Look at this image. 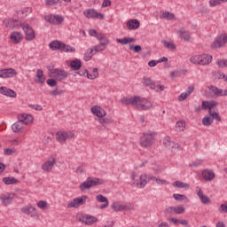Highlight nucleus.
<instances>
[{
  "label": "nucleus",
  "instance_id": "obj_1",
  "mask_svg": "<svg viewBox=\"0 0 227 227\" xmlns=\"http://www.w3.org/2000/svg\"><path fill=\"white\" fill-rule=\"evenodd\" d=\"M97 185H104V179L90 176L85 180V182L80 184L79 189L82 192H84V191H88L91 189V187H95Z\"/></svg>",
  "mask_w": 227,
  "mask_h": 227
},
{
  "label": "nucleus",
  "instance_id": "obj_2",
  "mask_svg": "<svg viewBox=\"0 0 227 227\" xmlns=\"http://www.w3.org/2000/svg\"><path fill=\"white\" fill-rule=\"evenodd\" d=\"M155 137H157V133L153 131L144 133L140 137V146H142V148H150V146L155 143Z\"/></svg>",
  "mask_w": 227,
  "mask_h": 227
},
{
  "label": "nucleus",
  "instance_id": "obj_3",
  "mask_svg": "<svg viewBox=\"0 0 227 227\" xmlns=\"http://www.w3.org/2000/svg\"><path fill=\"white\" fill-rule=\"evenodd\" d=\"M49 47L51 51H61L62 52H75V48L65 44L59 41H52L49 43Z\"/></svg>",
  "mask_w": 227,
  "mask_h": 227
},
{
  "label": "nucleus",
  "instance_id": "obj_4",
  "mask_svg": "<svg viewBox=\"0 0 227 227\" xmlns=\"http://www.w3.org/2000/svg\"><path fill=\"white\" fill-rule=\"evenodd\" d=\"M190 61L193 65H210L212 63V55L202 54V55H195L190 58Z\"/></svg>",
  "mask_w": 227,
  "mask_h": 227
},
{
  "label": "nucleus",
  "instance_id": "obj_5",
  "mask_svg": "<svg viewBox=\"0 0 227 227\" xmlns=\"http://www.w3.org/2000/svg\"><path fill=\"white\" fill-rule=\"evenodd\" d=\"M136 109H139L140 111H148V109H152V107H153V103H152L150 100L141 98L139 96H136Z\"/></svg>",
  "mask_w": 227,
  "mask_h": 227
},
{
  "label": "nucleus",
  "instance_id": "obj_6",
  "mask_svg": "<svg viewBox=\"0 0 227 227\" xmlns=\"http://www.w3.org/2000/svg\"><path fill=\"white\" fill-rule=\"evenodd\" d=\"M142 84L143 86H145L146 88H150L151 90H154V91H164V85H157L153 81H152V78L148 76H144L142 78Z\"/></svg>",
  "mask_w": 227,
  "mask_h": 227
},
{
  "label": "nucleus",
  "instance_id": "obj_7",
  "mask_svg": "<svg viewBox=\"0 0 227 227\" xmlns=\"http://www.w3.org/2000/svg\"><path fill=\"white\" fill-rule=\"evenodd\" d=\"M44 20L52 26H59L64 22L65 18L59 14H48L44 16Z\"/></svg>",
  "mask_w": 227,
  "mask_h": 227
},
{
  "label": "nucleus",
  "instance_id": "obj_8",
  "mask_svg": "<svg viewBox=\"0 0 227 227\" xmlns=\"http://www.w3.org/2000/svg\"><path fill=\"white\" fill-rule=\"evenodd\" d=\"M226 43L227 35L226 34H222L215 38V41L211 44V49H221V47H224Z\"/></svg>",
  "mask_w": 227,
  "mask_h": 227
},
{
  "label": "nucleus",
  "instance_id": "obj_9",
  "mask_svg": "<svg viewBox=\"0 0 227 227\" xmlns=\"http://www.w3.org/2000/svg\"><path fill=\"white\" fill-rule=\"evenodd\" d=\"M20 27L23 29L25 33V40H27V42L35 40V30L33 29V27L29 26V24L20 23Z\"/></svg>",
  "mask_w": 227,
  "mask_h": 227
},
{
  "label": "nucleus",
  "instance_id": "obj_10",
  "mask_svg": "<svg viewBox=\"0 0 227 227\" xmlns=\"http://www.w3.org/2000/svg\"><path fill=\"white\" fill-rule=\"evenodd\" d=\"M56 137L59 143H65L67 139H74L75 133L74 131H59L56 134Z\"/></svg>",
  "mask_w": 227,
  "mask_h": 227
},
{
  "label": "nucleus",
  "instance_id": "obj_11",
  "mask_svg": "<svg viewBox=\"0 0 227 227\" xmlns=\"http://www.w3.org/2000/svg\"><path fill=\"white\" fill-rule=\"evenodd\" d=\"M86 200H88L86 195L75 198L67 203V208H79V207H82L86 203Z\"/></svg>",
  "mask_w": 227,
  "mask_h": 227
},
{
  "label": "nucleus",
  "instance_id": "obj_12",
  "mask_svg": "<svg viewBox=\"0 0 227 227\" xmlns=\"http://www.w3.org/2000/svg\"><path fill=\"white\" fill-rule=\"evenodd\" d=\"M51 77L56 79V81H65L68 77V73L63 69L55 68L51 71Z\"/></svg>",
  "mask_w": 227,
  "mask_h": 227
},
{
  "label": "nucleus",
  "instance_id": "obj_13",
  "mask_svg": "<svg viewBox=\"0 0 227 227\" xmlns=\"http://www.w3.org/2000/svg\"><path fill=\"white\" fill-rule=\"evenodd\" d=\"M83 15L86 19H99L102 20L104 19V14L97 12L95 9H88L83 11Z\"/></svg>",
  "mask_w": 227,
  "mask_h": 227
},
{
  "label": "nucleus",
  "instance_id": "obj_14",
  "mask_svg": "<svg viewBox=\"0 0 227 227\" xmlns=\"http://www.w3.org/2000/svg\"><path fill=\"white\" fill-rule=\"evenodd\" d=\"M54 164H56V157L51 156L48 160L42 165L41 169L44 171V173H51L52 168H54Z\"/></svg>",
  "mask_w": 227,
  "mask_h": 227
},
{
  "label": "nucleus",
  "instance_id": "obj_15",
  "mask_svg": "<svg viewBox=\"0 0 227 227\" xmlns=\"http://www.w3.org/2000/svg\"><path fill=\"white\" fill-rule=\"evenodd\" d=\"M99 42L100 43L92 48L95 52H102L103 51H106L109 45V39L107 36L103 37Z\"/></svg>",
  "mask_w": 227,
  "mask_h": 227
},
{
  "label": "nucleus",
  "instance_id": "obj_16",
  "mask_svg": "<svg viewBox=\"0 0 227 227\" xmlns=\"http://www.w3.org/2000/svg\"><path fill=\"white\" fill-rule=\"evenodd\" d=\"M17 75V71L13 68H7L0 70V78L1 79H9L15 77Z\"/></svg>",
  "mask_w": 227,
  "mask_h": 227
},
{
  "label": "nucleus",
  "instance_id": "obj_17",
  "mask_svg": "<svg viewBox=\"0 0 227 227\" xmlns=\"http://www.w3.org/2000/svg\"><path fill=\"white\" fill-rule=\"evenodd\" d=\"M201 176L206 182H212L215 178V173L212 169L206 168L201 171Z\"/></svg>",
  "mask_w": 227,
  "mask_h": 227
},
{
  "label": "nucleus",
  "instance_id": "obj_18",
  "mask_svg": "<svg viewBox=\"0 0 227 227\" xmlns=\"http://www.w3.org/2000/svg\"><path fill=\"white\" fill-rule=\"evenodd\" d=\"M13 198H15V194L14 193H4L0 196V200L3 203V205H4L5 207L8 205H12V201H13Z\"/></svg>",
  "mask_w": 227,
  "mask_h": 227
},
{
  "label": "nucleus",
  "instance_id": "obj_19",
  "mask_svg": "<svg viewBox=\"0 0 227 227\" xmlns=\"http://www.w3.org/2000/svg\"><path fill=\"white\" fill-rule=\"evenodd\" d=\"M90 111L94 116H97L98 118H104L106 114V110L98 106H94L90 108Z\"/></svg>",
  "mask_w": 227,
  "mask_h": 227
},
{
  "label": "nucleus",
  "instance_id": "obj_20",
  "mask_svg": "<svg viewBox=\"0 0 227 227\" xmlns=\"http://www.w3.org/2000/svg\"><path fill=\"white\" fill-rule=\"evenodd\" d=\"M21 212L27 215H30V217H35L36 215V207H33V205L24 206L21 207Z\"/></svg>",
  "mask_w": 227,
  "mask_h": 227
},
{
  "label": "nucleus",
  "instance_id": "obj_21",
  "mask_svg": "<svg viewBox=\"0 0 227 227\" xmlns=\"http://www.w3.org/2000/svg\"><path fill=\"white\" fill-rule=\"evenodd\" d=\"M18 120L21 123L25 125H29V123H33V115L27 114H20L18 115Z\"/></svg>",
  "mask_w": 227,
  "mask_h": 227
},
{
  "label": "nucleus",
  "instance_id": "obj_22",
  "mask_svg": "<svg viewBox=\"0 0 227 227\" xmlns=\"http://www.w3.org/2000/svg\"><path fill=\"white\" fill-rule=\"evenodd\" d=\"M126 26L129 31H135V29H139L141 23L138 20H129L126 23Z\"/></svg>",
  "mask_w": 227,
  "mask_h": 227
},
{
  "label": "nucleus",
  "instance_id": "obj_23",
  "mask_svg": "<svg viewBox=\"0 0 227 227\" xmlns=\"http://www.w3.org/2000/svg\"><path fill=\"white\" fill-rule=\"evenodd\" d=\"M3 22L7 29H15L16 27L19 26V21L14 19H5Z\"/></svg>",
  "mask_w": 227,
  "mask_h": 227
},
{
  "label": "nucleus",
  "instance_id": "obj_24",
  "mask_svg": "<svg viewBox=\"0 0 227 227\" xmlns=\"http://www.w3.org/2000/svg\"><path fill=\"white\" fill-rule=\"evenodd\" d=\"M193 91H194V86L188 87L185 92H183L178 96L177 100L179 102H184V100H185L187 97H189L191 93H192Z\"/></svg>",
  "mask_w": 227,
  "mask_h": 227
},
{
  "label": "nucleus",
  "instance_id": "obj_25",
  "mask_svg": "<svg viewBox=\"0 0 227 227\" xmlns=\"http://www.w3.org/2000/svg\"><path fill=\"white\" fill-rule=\"evenodd\" d=\"M148 175L145 174L140 176V182L139 183H133L132 185H137L139 189H145L146 184H148Z\"/></svg>",
  "mask_w": 227,
  "mask_h": 227
},
{
  "label": "nucleus",
  "instance_id": "obj_26",
  "mask_svg": "<svg viewBox=\"0 0 227 227\" xmlns=\"http://www.w3.org/2000/svg\"><path fill=\"white\" fill-rule=\"evenodd\" d=\"M197 196L200 200L201 203H203V205H208V203H210V198L203 194L201 188H199L197 191Z\"/></svg>",
  "mask_w": 227,
  "mask_h": 227
},
{
  "label": "nucleus",
  "instance_id": "obj_27",
  "mask_svg": "<svg viewBox=\"0 0 227 227\" xmlns=\"http://www.w3.org/2000/svg\"><path fill=\"white\" fill-rule=\"evenodd\" d=\"M137 101V98H136V96L131 97L129 98H122L121 99V104H123L124 106H129V104L133 107H136V102Z\"/></svg>",
  "mask_w": 227,
  "mask_h": 227
},
{
  "label": "nucleus",
  "instance_id": "obj_28",
  "mask_svg": "<svg viewBox=\"0 0 227 227\" xmlns=\"http://www.w3.org/2000/svg\"><path fill=\"white\" fill-rule=\"evenodd\" d=\"M90 36H93L94 38L98 39V42H102V39L106 37L105 34H102L96 29H89Z\"/></svg>",
  "mask_w": 227,
  "mask_h": 227
},
{
  "label": "nucleus",
  "instance_id": "obj_29",
  "mask_svg": "<svg viewBox=\"0 0 227 227\" xmlns=\"http://www.w3.org/2000/svg\"><path fill=\"white\" fill-rule=\"evenodd\" d=\"M217 106V102L215 101H203L202 102V109H208V113L210 114V111L214 109Z\"/></svg>",
  "mask_w": 227,
  "mask_h": 227
},
{
  "label": "nucleus",
  "instance_id": "obj_30",
  "mask_svg": "<svg viewBox=\"0 0 227 227\" xmlns=\"http://www.w3.org/2000/svg\"><path fill=\"white\" fill-rule=\"evenodd\" d=\"M35 76L37 77V80H35V82H38L39 84H43V82H45V78L43 77V70L37 69L35 73Z\"/></svg>",
  "mask_w": 227,
  "mask_h": 227
},
{
  "label": "nucleus",
  "instance_id": "obj_31",
  "mask_svg": "<svg viewBox=\"0 0 227 227\" xmlns=\"http://www.w3.org/2000/svg\"><path fill=\"white\" fill-rule=\"evenodd\" d=\"M117 43H121L122 45H127L128 43H132L136 42V38L134 37H124L116 39Z\"/></svg>",
  "mask_w": 227,
  "mask_h": 227
},
{
  "label": "nucleus",
  "instance_id": "obj_32",
  "mask_svg": "<svg viewBox=\"0 0 227 227\" xmlns=\"http://www.w3.org/2000/svg\"><path fill=\"white\" fill-rule=\"evenodd\" d=\"M97 121L102 124V127L105 128H106L107 125H111V123H113V118L99 117Z\"/></svg>",
  "mask_w": 227,
  "mask_h": 227
},
{
  "label": "nucleus",
  "instance_id": "obj_33",
  "mask_svg": "<svg viewBox=\"0 0 227 227\" xmlns=\"http://www.w3.org/2000/svg\"><path fill=\"white\" fill-rule=\"evenodd\" d=\"M177 33L180 38H182V40H184V42H189L191 40V35L184 28H181Z\"/></svg>",
  "mask_w": 227,
  "mask_h": 227
},
{
  "label": "nucleus",
  "instance_id": "obj_34",
  "mask_svg": "<svg viewBox=\"0 0 227 227\" xmlns=\"http://www.w3.org/2000/svg\"><path fill=\"white\" fill-rule=\"evenodd\" d=\"M98 221L97 217L90 215H85V223L87 226H91V224H95Z\"/></svg>",
  "mask_w": 227,
  "mask_h": 227
},
{
  "label": "nucleus",
  "instance_id": "obj_35",
  "mask_svg": "<svg viewBox=\"0 0 227 227\" xmlns=\"http://www.w3.org/2000/svg\"><path fill=\"white\" fill-rule=\"evenodd\" d=\"M3 182L5 184V185H15V184H19V180H17V178L10 176L4 177Z\"/></svg>",
  "mask_w": 227,
  "mask_h": 227
},
{
  "label": "nucleus",
  "instance_id": "obj_36",
  "mask_svg": "<svg viewBox=\"0 0 227 227\" xmlns=\"http://www.w3.org/2000/svg\"><path fill=\"white\" fill-rule=\"evenodd\" d=\"M11 40L14 43H19V42H20V40H22V34H20V32H13L11 35Z\"/></svg>",
  "mask_w": 227,
  "mask_h": 227
},
{
  "label": "nucleus",
  "instance_id": "obj_37",
  "mask_svg": "<svg viewBox=\"0 0 227 227\" xmlns=\"http://www.w3.org/2000/svg\"><path fill=\"white\" fill-rule=\"evenodd\" d=\"M70 67L73 70H80L82 67L81 59H75L74 60H71Z\"/></svg>",
  "mask_w": 227,
  "mask_h": 227
},
{
  "label": "nucleus",
  "instance_id": "obj_38",
  "mask_svg": "<svg viewBox=\"0 0 227 227\" xmlns=\"http://www.w3.org/2000/svg\"><path fill=\"white\" fill-rule=\"evenodd\" d=\"M174 187L177 189H189L190 185L187 183H184L182 181H176L172 184Z\"/></svg>",
  "mask_w": 227,
  "mask_h": 227
},
{
  "label": "nucleus",
  "instance_id": "obj_39",
  "mask_svg": "<svg viewBox=\"0 0 227 227\" xmlns=\"http://www.w3.org/2000/svg\"><path fill=\"white\" fill-rule=\"evenodd\" d=\"M12 132L17 134L18 132H20L22 130V122L18 120V121L14 122L12 126Z\"/></svg>",
  "mask_w": 227,
  "mask_h": 227
},
{
  "label": "nucleus",
  "instance_id": "obj_40",
  "mask_svg": "<svg viewBox=\"0 0 227 227\" xmlns=\"http://www.w3.org/2000/svg\"><path fill=\"white\" fill-rule=\"evenodd\" d=\"M97 78H98V68L94 67L92 69V74H90L89 72H87V79H90V81H93Z\"/></svg>",
  "mask_w": 227,
  "mask_h": 227
},
{
  "label": "nucleus",
  "instance_id": "obj_41",
  "mask_svg": "<svg viewBox=\"0 0 227 227\" xmlns=\"http://www.w3.org/2000/svg\"><path fill=\"white\" fill-rule=\"evenodd\" d=\"M112 209L114 210V212H121L123 211V203L121 202H114L111 206Z\"/></svg>",
  "mask_w": 227,
  "mask_h": 227
},
{
  "label": "nucleus",
  "instance_id": "obj_42",
  "mask_svg": "<svg viewBox=\"0 0 227 227\" xmlns=\"http://www.w3.org/2000/svg\"><path fill=\"white\" fill-rule=\"evenodd\" d=\"M212 123H214V121L211 116L203 117L202 125H204V127H210V125H212Z\"/></svg>",
  "mask_w": 227,
  "mask_h": 227
},
{
  "label": "nucleus",
  "instance_id": "obj_43",
  "mask_svg": "<svg viewBox=\"0 0 227 227\" xmlns=\"http://www.w3.org/2000/svg\"><path fill=\"white\" fill-rule=\"evenodd\" d=\"M208 89L211 90L212 93L216 97H221V94L223 93V89H219L214 85H210Z\"/></svg>",
  "mask_w": 227,
  "mask_h": 227
},
{
  "label": "nucleus",
  "instance_id": "obj_44",
  "mask_svg": "<svg viewBox=\"0 0 227 227\" xmlns=\"http://www.w3.org/2000/svg\"><path fill=\"white\" fill-rule=\"evenodd\" d=\"M163 145L166 148H173V146H175V143L171 141V138L169 137H164Z\"/></svg>",
  "mask_w": 227,
  "mask_h": 227
},
{
  "label": "nucleus",
  "instance_id": "obj_45",
  "mask_svg": "<svg viewBox=\"0 0 227 227\" xmlns=\"http://www.w3.org/2000/svg\"><path fill=\"white\" fill-rule=\"evenodd\" d=\"M93 52H95L93 48H89L87 52L83 56L84 61H90L91 58H93Z\"/></svg>",
  "mask_w": 227,
  "mask_h": 227
},
{
  "label": "nucleus",
  "instance_id": "obj_46",
  "mask_svg": "<svg viewBox=\"0 0 227 227\" xmlns=\"http://www.w3.org/2000/svg\"><path fill=\"white\" fill-rule=\"evenodd\" d=\"M160 18L165 19L166 20H173V19H175V14L173 12H165Z\"/></svg>",
  "mask_w": 227,
  "mask_h": 227
},
{
  "label": "nucleus",
  "instance_id": "obj_47",
  "mask_svg": "<svg viewBox=\"0 0 227 227\" xmlns=\"http://www.w3.org/2000/svg\"><path fill=\"white\" fill-rule=\"evenodd\" d=\"M161 43H163L164 47H166V49H169V51H175V49H176V45H175V43L173 42H168V41H161Z\"/></svg>",
  "mask_w": 227,
  "mask_h": 227
},
{
  "label": "nucleus",
  "instance_id": "obj_48",
  "mask_svg": "<svg viewBox=\"0 0 227 227\" xmlns=\"http://www.w3.org/2000/svg\"><path fill=\"white\" fill-rule=\"evenodd\" d=\"M223 3H227V0H209V6L214 8L219 6V4H223Z\"/></svg>",
  "mask_w": 227,
  "mask_h": 227
},
{
  "label": "nucleus",
  "instance_id": "obj_49",
  "mask_svg": "<svg viewBox=\"0 0 227 227\" xmlns=\"http://www.w3.org/2000/svg\"><path fill=\"white\" fill-rule=\"evenodd\" d=\"M173 198L176 201H185L187 200V196L180 193H174Z\"/></svg>",
  "mask_w": 227,
  "mask_h": 227
},
{
  "label": "nucleus",
  "instance_id": "obj_50",
  "mask_svg": "<svg viewBox=\"0 0 227 227\" xmlns=\"http://www.w3.org/2000/svg\"><path fill=\"white\" fill-rule=\"evenodd\" d=\"M176 129L179 132H184L185 130V122L184 121H177L176 124Z\"/></svg>",
  "mask_w": 227,
  "mask_h": 227
},
{
  "label": "nucleus",
  "instance_id": "obj_51",
  "mask_svg": "<svg viewBox=\"0 0 227 227\" xmlns=\"http://www.w3.org/2000/svg\"><path fill=\"white\" fill-rule=\"evenodd\" d=\"M61 4V0H45V4L47 6H54L55 4Z\"/></svg>",
  "mask_w": 227,
  "mask_h": 227
},
{
  "label": "nucleus",
  "instance_id": "obj_52",
  "mask_svg": "<svg viewBox=\"0 0 227 227\" xmlns=\"http://www.w3.org/2000/svg\"><path fill=\"white\" fill-rule=\"evenodd\" d=\"M185 212V207L184 206L174 207V213L176 214H184Z\"/></svg>",
  "mask_w": 227,
  "mask_h": 227
},
{
  "label": "nucleus",
  "instance_id": "obj_53",
  "mask_svg": "<svg viewBox=\"0 0 227 227\" xmlns=\"http://www.w3.org/2000/svg\"><path fill=\"white\" fill-rule=\"evenodd\" d=\"M96 200H97V201H98V203H106V202L109 201L107 200V197H105L102 194L97 195Z\"/></svg>",
  "mask_w": 227,
  "mask_h": 227
},
{
  "label": "nucleus",
  "instance_id": "obj_54",
  "mask_svg": "<svg viewBox=\"0 0 227 227\" xmlns=\"http://www.w3.org/2000/svg\"><path fill=\"white\" fill-rule=\"evenodd\" d=\"M218 212H220V214H227V201L220 205Z\"/></svg>",
  "mask_w": 227,
  "mask_h": 227
},
{
  "label": "nucleus",
  "instance_id": "obj_55",
  "mask_svg": "<svg viewBox=\"0 0 227 227\" xmlns=\"http://www.w3.org/2000/svg\"><path fill=\"white\" fill-rule=\"evenodd\" d=\"M216 65L219 66L220 68H224L227 67V59H217Z\"/></svg>",
  "mask_w": 227,
  "mask_h": 227
},
{
  "label": "nucleus",
  "instance_id": "obj_56",
  "mask_svg": "<svg viewBox=\"0 0 227 227\" xmlns=\"http://www.w3.org/2000/svg\"><path fill=\"white\" fill-rule=\"evenodd\" d=\"M209 114L213 120H216V121H221V116H219V113H215L213 111H209Z\"/></svg>",
  "mask_w": 227,
  "mask_h": 227
},
{
  "label": "nucleus",
  "instance_id": "obj_57",
  "mask_svg": "<svg viewBox=\"0 0 227 227\" xmlns=\"http://www.w3.org/2000/svg\"><path fill=\"white\" fill-rule=\"evenodd\" d=\"M51 97H58V95H63V90L60 89H55L50 92Z\"/></svg>",
  "mask_w": 227,
  "mask_h": 227
},
{
  "label": "nucleus",
  "instance_id": "obj_58",
  "mask_svg": "<svg viewBox=\"0 0 227 227\" xmlns=\"http://www.w3.org/2000/svg\"><path fill=\"white\" fill-rule=\"evenodd\" d=\"M38 208H41L42 210H45L47 208V201L45 200H40L37 202Z\"/></svg>",
  "mask_w": 227,
  "mask_h": 227
},
{
  "label": "nucleus",
  "instance_id": "obj_59",
  "mask_svg": "<svg viewBox=\"0 0 227 227\" xmlns=\"http://www.w3.org/2000/svg\"><path fill=\"white\" fill-rule=\"evenodd\" d=\"M76 219L77 221H79L80 223H86V215H84L83 214H77L76 215Z\"/></svg>",
  "mask_w": 227,
  "mask_h": 227
},
{
  "label": "nucleus",
  "instance_id": "obj_60",
  "mask_svg": "<svg viewBox=\"0 0 227 227\" xmlns=\"http://www.w3.org/2000/svg\"><path fill=\"white\" fill-rule=\"evenodd\" d=\"M6 93H7L6 97H11V98H15V97H17V92H15L12 89H7V92Z\"/></svg>",
  "mask_w": 227,
  "mask_h": 227
},
{
  "label": "nucleus",
  "instance_id": "obj_61",
  "mask_svg": "<svg viewBox=\"0 0 227 227\" xmlns=\"http://www.w3.org/2000/svg\"><path fill=\"white\" fill-rule=\"evenodd\" d=\"M134 207L132 206L131 203H122V210H133Z\"/></svg>",
  "mask_w": 227,
  "mask_h": 227
},
{
  "label": "nucleus",
  "instance_id": "obj_62",
  "mask_svg": "<svg viewBox=\"0 0 227 227\" xmlns=\"http://www.w3.org/2000/svg\"><path fill=\"white\" fill-rule=\"evenodd\" d=\"M46 83L48 84V86H51V88H54V86H58V82H56V80L54 79H48Z\"/></svg>",
  "mask_w": 227,
  "mask_h": 227
},
{
  "label": "nucleus",
  "instance_id": "obj_63",
  "mask_svg": "<svg viewBox=\"0 0 227 227\" xmlns=\"http://www.w3.org/2000/svg\"><path fill=\"white\" fill-rule=\"evenodd\" d=\"M153 171H154L156 174L162 173L164 171V168L160 165H158L157 167L153 168Z\"/></svg>",
  "mask_w": 227,
  "mask_h": 227
},
{
  "label": "nucleus",
  "instance_id": "obj_64",
  "mask_svg": "<svg viewBox=\"0 0 227 227\" xmlns=\"http://www.w3.org/2000/svg\"><path fill=\"white\" fill-rule=\"evenodd\" d=\"M129 51H133L134 52H141V45H130Z\"/></svg>",
  "mask_w": 227,
  "mask_h": 227
}]
</instances>
